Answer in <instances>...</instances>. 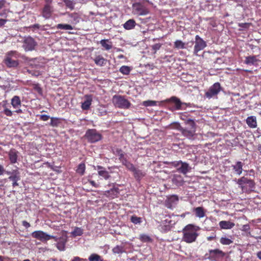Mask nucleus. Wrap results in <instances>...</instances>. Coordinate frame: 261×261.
Wrapping results in <instances>:
<instances>
[{"label": "nucleus", "mask_w": 261, "mask_h": 261, "mask_svg": "<svg viewBox=\"0 0 261 261\" xmlns=\"http://www.w3.org/2000/svg\"><path fill=\"white\" fill-rule=\"evenodd\" d=\"M15 53V51H10L5 58L4 63L9 68H15L19 65L18 60L14 59L13 57V55Z\"/></svg>", "instance_id": "obj_8"}, {"label": "nucleus", "mask_w": 261, "mask_h": 261, "mask_svg": "<svg viewBox=\"0 0 261 261\" xmlns=\"http://www.w3.org/2000/svg\"><path fill=\"white\" fill-rule=\"evenodd\" d=\"M22 225L23 226H24L25 228H29V227L31 226L30 224L26 221H23L22 222Z\"/></svg>", "instance_id": "obj_58"}, {"label": "nucleus", "mask_w": 261, "mask_h": 261, "mask_svg": "<svg viewBox=\"0 0 261 261\" xmlns=\"http://www.w3.org/2000/svg\"><path fill=\"white\" fill-rule=\"evenodd\" d=\"M37 44L35 40L32 37H28L24 39L22 47L25 51H31L35 49Z\"/></svg>", "instance_id": "obj_10"}, {"label": "nucleus", "mask_w": 261, "mask_h": 261, "mask_svg": "<svg viewBox=\"0 0 261 261\" xmlns=\"http://www.w3.org/2000/svg\"><path fill=\"white\" fill-rule=\"evenodd\" d=\"M185 43L181 40H177L174 42V47L177 49L185 48Z\"/></svg>", "instance_id": "obj_43"}, {"label": "nucleus", "mask_w": 261, "mask_h": 261, "mask_svg": "<svg viewBox=\"0 0 261 261\" xmlns=\"http://www.w3.org/2000/svg\"><path fill=\"white\" fill-rule=\"evenodd\" d=\"M98 174L99 176L103 177L105 179H108L111 176L110 173L106 170L98 171Z\"/></svg>", "instance_id": "obj_38"}, {"label": "nucleus", "mask_w": 261, "mask_h": 261, "mask_svg": "<svg viewBox=\"0 0 261 261\" xmlns=\"http://www.w3.org/2000/svg\"><path fill=\"white\" fill-rule=\"evenodd\" d=\"M57 28L58 29H63V30H72L73 27L71 25L69 24H62L59 23L57 24Z\"/></svg>", "instance_id": "obj_39"}, {"label": "nucleus", "mask_w": 261, "mask_h": 261, "mask_svg": "<svg viewBox=\"0 0 261 261\" xmlns=\"http://www.w3.org/2000/svg\"><path fill=\"white\" fill-rule=\"evenodd\" d=\"M221 229H231L234 226V223L229 221H221L219 223Z\"/></svg>", "instance_id": "obj_18"}, {"label": "nucleus", "mask_w": 261, "mask_h": 261, "mask_svg": "<svg viewBox=\"0 0 261 261\" xmlns=\"http://www.w3.org/2000/svg\"><path fill=\"white\" fill-rule=\"evenodd\" d=\"M171 164L172 166L177 168V171L178 172L184 175H186L191 169L188 163L182 162L181 161L173 162Z\"/></svg>", "instance_id": "obj_7"}, {"label": "nucleus", "mask_w": 261, "mask_h": 261, "mask_svg": "<svg viewBox=\"0 0 261 261\" xmlns=\"http://www.w3.org/2000/svg\"><path fill=\"white\" fill-rule=\"evenodd\" d=\"M119 71L123 74L127 75L130 73V69L129 67L126 66H123L120 67Z\"/></svg>", "instance_id": "obj_45"}, {"label": "nucleus", "mask_w": 261, "mask_h": 261, "mask_svg": "<svg viewBox=\"0 0 261 261\" xmlns=\"http://www.w3.org/2000/svg\"><path fill=\"white\" fill-rule=\"evenodd\" d=\"M9 179L12 181V187L13 188L18 186L17 181L19 179V177L16 175H11L9 177Z\"/></svg>", "instance_id": "obj_37"}, {"label": "nucleus", "mask_w": 261, "mask_h": 261, "mask_svg": "<svg viewBox=\"0 0 261 261\" xmlns=\"http://www.w3.org/2000/svg\"><path fill=\"white\" fill-rule=\"evenodd\" d=\"M5 172V169L3 165H0V175H3Z\"/></svg>", "instance_id": "obj_62"}, {"label": "nucleus", "mask_w": 261, "mask_h": 261, "mask_svg": "<svg viewBox=\"0 0 261 261\" xmlns=\"http://www.w3.org/2000/svg\"><path fill=\"white\" fill-rule=\"evenodd\" d=\"M115 154L118 156L119 160L124 164V162H126V159L125 158V153L120 148H117L115 152Z\"/></svg>", "instance_id": "obj_27"}, {"label": "nucleus", "mask_w": 261, "mask_h": 261, "mask_svg": "<svg viewBox=\"0 0 261 261\" xmlns=\"http://www.w3.org/2000/svg\"><path fill=\"white\" fill-rule=\"evenodd\" d=\"M136 24V21L133 19H130L126 21L123 26L126 30H131L135 28Z\"/></svg>", "instance_id": "obj_28"}, {"label": "nucleus", "mask_w": 261, "mask_h": 261, "mask_svg": "<svg viewBox=\"0 0 261 261\" xmlns=\"http://www.w3.org/2000/svg\"><path fill=\"white\" fill-rule=\"evenodd\" d=\"M246 123L250 128H255L257 126L256 117L249 116L246 120Z\"/></svg>", "instance_id": "obj_20"}, {"label": "nucleus", "mask_w": 261, "mask_h": 261, "mask_svg": "<svg viewBox=\"0 0 261 261\" xmlns=\"http://www.w3.org/2000/svg\"><path fill=\"white\" fill-rule=\"evenodd\" d=\"M195 216L200 218H203L205 216V212L203 207H196L193 209Z\"/></svg>", "instance_id": "obj_25"}, {"label": "nucleus", "mask_w": 261, "mask_h": 261, "mask_svg": "<svg viewBox=\"0 0 261 261\" xmlns=\"http://www.w3.org/2000/svg\"><path fill=\"white\" fill-rule=\"evenodd\" d=\"M250 229V226L249 224H245L243 226L242 230L245 232H248Z\"/></svg>", "instance_id": "obj_57"}, {"label": "nucleus", "mask_w": 261, "mask_h": 261, "mask_svg": "<svg viewBox=\"0 0 261 261\" xmlns=\"http://www.w3.org/2000/svg\"><path fill=\"white\" fill-rule=\"evenodd\" d=\"M30 28H33L35 29H39L40 28V25L37 23L33 25H32L30 27Z\"/></svg>", "instance_id": "obj_60"}, {"label": "nucleus", "mask_w": 261, "mask_h": 261, "mask_svg": "<svg viewBox=\"0 0 261 261\" xmlns=\"http://www.w3.org/2000/svg\"><path fill=\"white\" fill-rule=\"evenodd\" d=\"M114 253L119 254L123 252V247L122 246L117 245L112 249Z\"/></svg>", "instance_id": "obj_44"}, {"label": "nucleus", "mask_w": 261, "mask_h": 261, "mask_svg": "<svg viewBox=\"0 0 261 261\" xmlns=\"http://www.w3.org/2000/svg\"><path fill=\"white\" fill-rule=\"evenodd\" d=\"M50 239H53L55 242H57L58 243L60 240V238H58V237H55V236H53L49 235V240Z\"/></svg>", "instance_id": "obj_56"}, {"label": "nucleus", "mask_w": 261, "mask_h": 261, "mask_svg": "<svg viewBox=\"0 0 261 261\" xmlns=\"http://www.w3.org/2000/svg\"><path fill=\"white\" fill-rule=\"evenodd\" d=\"M100 43L106 50H109L112 48V43L109 39L101 40Z\"/></svg>", "instance_id": "obj_29"}, {"label": "nucleus", "mask_w": 261, "mask_h": 261, "mask_svg": "<svg viewBox=\"0 0 261 261\" xmlns=\"http://www.w3.org/2000/svg\"><path fill=\"white\" fill-rule=\"evenodd\" d=\"M6 3V0H0V9H2L3 7H4ZM0 16H2V15L1 14H0Z\"/></svg>", "instance_id": "obj_59"}, {"label": "nucleus", "mask_w": 261, "mask_h": 261, "mask_svg": "<svg viewBox=\"0 0 261 261\" xmlns=\"http://www.w3.org/2000/svg\"><path fill=\"white\" fill-rule=\"evenodd\" d=\"M95 64L99 66H103L107 64V60L102 55H98L93 60Z\"/></svg>", "instance_id": "obj_17"}, {"label": "nucleus", "mask_w": 261, "mask_h": 261, "mask_svg": "<svg viewBox=\"0 0 261 261\" xmlns=\"http://www.w3.org/2000/svg\"><path fill=\"white\" fill-rule=\"evenodd\" d=\"M206 46V43L199 36L195 37V44L194 46V52L197 54V53L203 49Z\"/></svg>", "instance_id": "obj_11"}, {"label": "nucleus", "mask_w": 261, "mask_h": 261, "mask_svg": "<svg viewBox=\"0 0 261 261\" xmlns=\"http://www.w3.org/2000/svg\"><path fill=\"white\" fill-rule=\"evenodd\" d=\"M84 233V229L81 227H75L74 230L71 232L73 237L82 236Z\"/></svg>", "instance_id": "obj_31"}, {"label": "nucleus", "mask_w": 261, "mask_h": 261, "mask_svg": "<svg viewBox=\"0 0 261 261\" xmlns=\"http://www.w3.org/2000/svg\"><path fill=\"white\" fill-rule=\"evenodd\" d=\"M3 107L4 108L3 113L5 115L8 117H11L13 115V112L11 111L9 108H7L6 104H4Z\"/></svg>", "instance_id": "obj_40"}, {"label": "nucleus", "mask_w": 261, "mask_h": 261, "mask_svg": "<svg viewBox=\"0 0 261 261\" xmlns=\"http://www.w3.org/2000/svg\"><path fill=\"white\" fill-rule=\"evenodd\" d=\"M67 242V236L65 231H62L61 236L59 237V241L56 245L57 248L60 251H63L65 248V245Z\"/></svg>", "instance_id": "obj_13"}, {"label": "nucleus", "mask_w": 261, "mask_h": 261, "mask_svg": "<svg viewBox=\"0 0 261 261\" xmlns=\"http://www.w3.org/2000/svg\"><path fill=\"white\" fill-rule=\"evenodd\" d=\"M256 256L259 259L261 260V251H258L256 253Z\"/></svg>", "instance_id": "obj_64"}, {"label": "nucleus", "mask_w": 261, "mask_h": 261, "mask_svg": "<svg viewBox=\"0 0 261 261\" xmlns=\"http://www.w3.org/2000/svg\"><path fill=\"white\" fill-rule=\"evenodd\" d=\"M243 163L241 162H237L234 165H232V169L234 171L235 173L238 175H240L243 171Z\"/></svg>", "instance_id": "obj_24"}, {"label": "nucleus", "mask_w": 261, "mask_h": 261, "mask_svg": "<svg viewBox=\"0 0 261 261\" xmlns=\"http://www.w3.org/2000/svg\"><path fill=\"white\" fill-rule=\"evenodd\" d=\"M209 253L211 255H212L214 257L219 255L221 257H224L226 253L222 250L219 249H211L209 250Z\"/></svg>", "instance_id": "obj_26"}, {"label": "nucleus", "mask_w": 261, "mask_h": 261, "mask_svg": "<svg viewBox=\"0 0 261 261\" xmlns=\"http://www.w3.org/2000/svg\"><path fill=\"white\" fill-rule=\"evenodd\" d=\"M220 242L222 245H229L232 243V241L227 238L226 237H222L220 240Z\"/></svg>", "instance_id": "obj_41"}, {"label": "nucleus", "mask_w": 261, "mask_h": 261, "mask_svg": "<svg viewBox=\"0 0 261 261\" xmlns=\"http://www.w3.org/2000/svg\"><path fill=\"white\" fill-rule=\"evenodd\" d=\"M89 182L92 187H94L95 188H98L99 187V185L96 184L94 180H89Z\"/></svg>", "instance_id": "obj_55"}, {"label": "nucleus", "mask_w": 261, "mask_h": 261, "mask_svg": "<svg viewBox=\"0 0 261 261\" xmlns=\"http://www.w3.org/2000/svg\"><path fill=\"white\" fill-rule=\"evenodd\" d=\"M250 24L249 23H240L239 24V25L240 27L243 28H248L250 27Z\"/></svg>", "instance_id": "obj_54"}, {"label": "nucleus", "mask_w": 261, "mask_h": 261, "mask_svg": "<svg viewBox=\"0 0 261 261\" xmlns=\"http://www.w3.org/2000/svg\"><path fill=\"white\" fill-rule=\"evenodd\" d=\"M130 220L131 222L135 224H140L142 222L141 218L137 217L135 215L132 216Z\"/></svg>", "instance_id": "obj_47"}, {"label": "nucleus", "mask_w": 261, "mask_h": 261, "mask_svg": "<svg viewBox=\"0 0 261 261\" xmlns=\"http://www.w3.org/2000/svg\"><path fill=\"white\" fill-rule=\"evenodd\" d=\"M145 175V172H143L141 170H139L136 168L135 170L134 171V176L137 179L141 178L142 177H144Z\"/></svg>", "instance_id": "obj_33"}, {"label": "nucleus", "mask_w": 261, "mask_h": 261, "mask_svg": "<svg viewBox=\"0 0 261 261\" xmlns=\"http://www.w3.org/2000/svg\"><path fill=\"white\" fill-rule=\"evenodd\" d=\"M165 221L166 223H164L163 221L159 226L161 231L164 232V233H165V232H168V231L170 230L171 228L170 224H169L171 222V220L168 221V220L166 219Z\"/></svg>", "instance_id": "obj_19"}, {"label": "nucleus", "mask_w": 261, "mask_h": 261, "mask_svg": "<svg viewBox=\"0 0 261 261\" xmlns=\"http://www.w3.org/2000/svg\"><path fill=\"white\" fill-rule=\"evenodd\" d=\"M66 7L70 9L71 11L74 10L75 3L74 0H62Z\"/></svg>", "instance_id": "obj_34"}, {"label": "nucleus", "mask_w": 261, "mask_h": 261, "mask_svg": "<svg viewBox=\"0 0 261 261\" xmlns=\"http://www.w3.org/2000/svg\"><path fill=\"white\" fill-rule=\"evenodd\" d=\"M7 21L6 19H0V27L3 26Z\"/></svg>", "instance_id": "obj_61"}, {"label": "nucleus", "mask_w": 261, "mask_h": 261, "mask_svg": "<svg viewBox=\"0 0 261 261\" xmlns=\"http://www.w3.org/2000/svg\"><path fill=\"white\" fill-rule=\"evenodd\" d=\"M171 100L175 103L177 110H180L182 102L179 98L173 96L171 98Z\"/></svg>", "instance_id": "obj_36"}, {"label": "nucleus", "mask_w": 261, "mask_h": 261, "mask_svg": "<svg viewBox=\"0 0 261 261\" xmlns=\"http://www.w3.org/2000/svg\"><path fill=\"white\" fill-rule=\"evenodd\" d=\"M89 261H103L100 255L96 253H92L88 257Z\"/></svg>", "instance_id": "obj_35"}, {"label": "nucleus", "mask_w": 261, "mask_h": 261, "mask_svg": "<svg viewBox=\"0 0 261 261\" xmlns=\"http://www.w3.org/2000/svg\"><path fill=\"white\" fill-rule=\"evenodd\" d=\"M18 153V151L15 148H11L8 152L9 158L11 164H14L17 163Z\"/></svg>", "instance_id": "obj_14"}, {"label": "nucleus", "mask_w": 261, "mask_h": 261, "mask_svg": "<svg viewBox=\"0 0 261 261\" xmlns=\"http://www.w3.org/2000/svg\"><path fill=\"white\" fill-rule=\"evenodd\" d=\"M112 101L116 108L119 109H129L132 103L124 96L115 95L112 97Z\"/></svg>", "instance_id": "obj_3"}, {"label": "nucleus", "mask_w": 261, "mask_h": 261, "mask_svg": "<svg viewBox=\"0 0 261 261\" xmlns=\"http://www.w3.org/2000/svg\"><path fill=\"white\" fill-rule=\"evenodd\" d=\"M142 105L145 107L154 106L156 105V101L148 100L143 101Z\"/></svg>", "instance_id": "obj_46"}, {"label": "nucleus", "mask_w": 261, "mask_h": 261, "mask_svg": "<svg viewBox=\"0 0 261 261\" xmlns=\"http://www.w3.org/2000/svg\"><path fill=\"white\" fill-rule=\"evenodd\" d=\"M161 44L160 43H156L152 46V48L154 50V53H156V51L158 50L161 47Z\"/></svg>", "instance_id": "obj_52"}, {"label": "nucleus", "mask_w": 261, "mask_h": 261, "mask_svg": "<svg viewBox=\"0 0 261 261\" xmlns=\"http://www.w3.org/2000/svg\"><path fill=\"white\" fill-rule=\"evenodd\" d=\"M185 123L187 125H188L190 127V129H196V124L193 120L192 119H188L185 121Z\"/></svg>", "instance_id": "obj_49"}, {"label": "nucleus", "mask_w": 261, "mask_h": 261, "mask_svg": "<svg viewBox=\"0 0 261 261\" xmlns=\"http://www.w3.org/2000/svg\"><path fill=\"white\" fill-rule=\"evenodd\" d=\"M86 169V166L84 163H81L77 166V168L76 170V172L77 173L83 175L85 173V169Z\"/></svg>", "instance_id": "obj_32"}, {"label": "nucleus", "mask_w": 261, "mask_h": 261, "mask_svg": "<svg viewBox=\"0 0 261 261\" xmlns=\"http://www.w3.org/2000/svg\"><path fill=\"white\" fill-rule=\"evenodd\" d=\"M237 184L244 193H250L254 190L255 182L253 179L242 176L238 179Z\"/></svg>", "instance_id": "obj_2"}, {"label": "nucleus", "mask_w": 261, "mask_h": 261, "mask_svg": "<svg viewBox=\"0 0 261 261\" xmlns=\"http://www.w3.org/2000/svg\"><path fill=\"white\" fill-rule=\"evenodd\" d=\"M21 105V100L18 96H14L11 99V105L14 109H19Z\"/></svg>", "instance_id": "obj_22"}, {"label": "nucleus", "mask_w": 261, "mask_h": 261, "mask_svg": "<svg viewBox=\"0 0 261 261\" xmlns=\"http://www.w3.org/2000/svg\"><path fill=\"white\" fill-rule=\"evenodd\" d=\"M108 195L113 194V196H112L111 198H113L114 196H116L119 193V189L118 188H113L106 191Z\"/></svg>", "instance_id": "obj_48"}, {"label": "nucleus", "mask_w": 261, "mask_h": 261, "mask_svg": "<svg viewBox=\"0 0 261 261\" xmlns=\"http://www.w3.org/2000/svg\"><path fill=\"white\" fill-rule=\"evenodd\" d=\"M132 13L137 16H145L149 13V10L143 3L136 2L132 5Z\"/></svg>", "instance_id": "obj_4"}, {"label": "nucleus", "mask_w": 261, "mask_h": 261, "mask_svg": "<svg viewBox=\"0 0 261 261\" xmlns=\"http://www.w3.org/2000/svg\"><path fill=\"white\" fill-rule=\"evenodd\" d=\"M39 118L41 120L45 121H47L50 118V117L46 115H41L40 116Z\"/></svg>", "instance_id": "obj_53"}, {"label": "nucleus", "mask_w": 261, "mask_h": 261, "mask_svg": "<svg viewBox=\"0 0 261 261\" xmlns=\"http://www.w3.org/2000/svg\"><path fill=\"white\" fill-rule=\"evenodd\" d=\"M32 236L33 238L44 242L49 240V235L42 230H36L32 232Z\"/></svg>", "instance_id": "obj_12"}, {"label": "nucleus", "mask_w": 261, "mask_h": 261, "mask_svg": "<svg viewBox=\"0 0 261 261\" xmlns=\"http://www.w3.org/2000/svg\"><path fill=\"white\" fill-rule=\"evenodd\" d=\"M172 182L176 186L179 187L183 186L184 180L180 175H175L172 178Z\"/></svg>", "instance_id": "obj_21"}, {"label": "nucleus", "mask_w": 261, "mask_h": 261, "mask_svg": "<svg viewBox=\"0 0 261 261\" xmlns=\"http://www.w3.org/2000/svg\"><path fill=\"white\" fill-rule=\"evenodd\" d=\"M139 240L142 242H152V239L147 235L141 234L139 236Z\"/></svg>", "instance_id": "obj_42"}, {"label": "nucleus", "mask_w": 261, "mask_h": 261, "mask_svg": "<svg viewBox=\"0 0 261 261\" xmlns=\"http://www.w3.org/2000/svg\"><path fill=\"white\" fill-rule=\"evenodd\" d=\"M85 137L89 142L91 143L97 142L102 138V135L94 128L87 129Z\"/></svg>", "instance_id": "obj_6"}, {"label": "nucleus", "mask_w": 261, "mask_h": 261, "mask_svg": "<svg viewBox=\"0 0 261 261\" xmlns=\"http://www.w3.org/2000/svg\"><path fill=\"white\" fill-rule=\"evenodd\" d=\"M46 4L44 6L42 10L41 15L46 19L50 18L53 12V7L51 5L52 0H45Z\"/></svg>", "instance_id": "obj_9"}, {"label": "nucleus", "mask_w": 261, "mask_h": 261, "mask_svg": "<svg viewBox=\"0 0 261 261\" xmlns=\"http://www.w3.org/2000/svg\"><path fill=\"white\" fill-rule=\"evenodd\" d=\"M200 229L198 226L192 224H189L182 228V238L181 240L187 243L194 242L198 236L197 231Z\"/></svg>", "instance_id": "obj_1"}, {"label": "nucleus", "mask_w": 261, "mask_h": 261, "mask_svg": "<svg viewBox=\"0 0 261 261\" xmlns=\"http://www.w3.org/2000/svg\"><path fill=\"white\" fill-rule=\"evenodd\" d=\"M86 100L82 103V109L83 110H88L90 109L92 101V96L91 95H86L85 96Z\"/></svg>", "instance_id": "obj_15"}, {"label": "nucleus", "mask_w": 261, "mask_h": 261, "mask_svg": "<svg viewBox=\"0 0 261 261\" xmlns=\"http://www.w3.org/2000/svg\"><path fill=\"white\" fill-rule=\"evenodd\" d=\"M69 17L73 18L74 21H79V16L77 13H71L69 15Z\"/></svg>", "instance_id": "obj_51"}, {"label": "nucleus", "mask_w": 261, "mask_h": 261, "mask_svg": "<svg viewBox=\"0 0 261 261\" xmlns=\"http://www.w3.org/2000/svg\"><path fill=\"white\" fill-rule=\"evenodd\" d=\"M180 131H181V134L189 138V139H191L193 137V136H194V134L195 133V132H196V129H188L187 128H181L180 129Z\"/></svg>", "instance_id": "obj_16"}, {"label": "nucleus", "mask_w": 261, "mask_h": 261, "mask_svg": "<svg viewBox=\"0 0 261 261\" xmlns=\"http://www.w3.org/2000/svg\"><path fill=\"white\" fill-rule=\"evenodd\" d=\"M123 164L126 167L132 172H133V171L135 170L136 168L133 165V164L130 162H127V160L126 162H124V164Z\"/></svg>", "instance_id": "obj_50"}, {"label": "nucleus", "mask_w": 261, "mask_h": 261, "mask_svg": "<svg viewBox=\"0 0 261 261\" xmlns=\"http://www.w3.org/2000/svg\"><path fill=\"white\" fill-rule=\"evenodd\" d=\"M222 90L223 88L219 83H215L205 92V96L208 99L217 98L218 95Z\"/></svg>", "instance_id": "obj_5"}, {"label": "nucleus", "mask_w": 261, "mask_h": 261, "mask_svg": "<svg viewBox=\"0 0 261 261\" xmlns=\"http://www.w3.org/2000/svg\"><path fill=\"white\" fill-rule=\"evenodd\" d=\"M257 61L256 56H249L246 57L244 62L247 65H254L256 64Z\"/></svg>", "instance_id": "obj_23"}, {"label": "nucleus", "mask_w": 261, "mask_h": 261, "mask_svg": "<svg viewBox=\"0 0 261 261\" xmlns=\"http://www.w3.org/2000/svg\"><path fill=\"white\" fill-rule=\"evenodd\" d=\"M62 124V119L57 117H51L49 125L53 127H58Z\"/></svg>", "instance_id": "obj_30"}, {"label": "nucleus", "mask_w": 261, "mask_h": 261, "mask_svg": "<svg viewBox=\"0 0 261 261\" xmlns=\"http://www.w3.org/2000/svg\"><path fill=\"white\" fill-rule=\"evenodd\" d=\"M82 259L80 257H74L72 261H82Z\"/></svg>", "instance_id": "obj_63"}]
</instances>
